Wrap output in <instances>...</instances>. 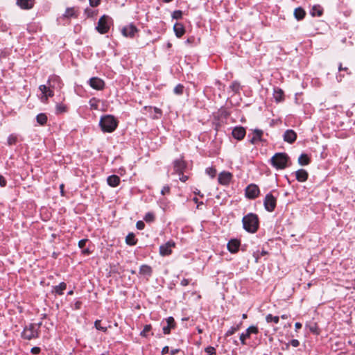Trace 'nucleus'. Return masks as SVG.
<instances>
[{"mask_svg": "<svg viewBox=\"0 0 355 355\" xmlns=\"http://www.w3.org/2000/svg\"><path fill=\"white\" fill-rule=\"evenodd\" d=\"M63 83L60 78L56 75L49 76L47 84L42 85L39 87V89L42 94V101L46 102L49 97L54 96V90H60L62 89Z\"/></svg>", "mask_w": 355, "mask_h": 355, "instance_id": "nucleus-1", "label": "nucleus"}, {"mask_svg": "<svg viewBox=\"0 0 355 355\" xmlns=\"http://www.w3.org/2000/svg\"><path fill=\"white\" fill-rule=\"evenodd\" d=\"M243 229L251 234L257 232L259 227V220L258 216L254 213H249L244 216L242 219Z\"/></svg>", "mask_w": 355, "mask_h": 355, "instance_id": "nucleus-2", "label": "nucleus"}, {"mask_svg": "<svg viewBox=\"0 0 355 355\" xmlns=\"http://www.w3.org/2000/svg\"><path fill=\"white\" fill-rule=\"evenodd\" d=\"M270 164L277 170H282L290 166V157L286 153H277L271 157Z\"/></svg>", "mask_w": 355, "mask_h": 355, "instance_id": "nucleus-3", "label": "nucleus"}, {"mask_svg": "<svg viewBox=\"0 0 355 355\" xmlns=\"http://www.w3.org/2000/svg\"><path fill=\"white\" fill-rule=\"evenodd\" d=\"M99 125L103 132H112L118 126V121L112 115H105L101 118Z\"/></svg>", "mask_w": 355, "mask_h": 355, "instance_id": "nucleus-4", "label": "nucleus"}, {"mask_svg": "<svg viewBox=\"0 0 355 355\" xmlns=\"http://www.w3.org/2000/svg\"><path fill=\"white\" fill-rule=\"evenodd\" d=\"M112 24V18L107 15H104L98 19L96 29L99 33L105 34L108 33Z\"/></svg>", "mask_w": 355, "mask_h": 355, "instance_id": "nucleus-5", "label": "nucleus"}, {"mask_svg": "<svg viewBox=\"0 0 355 355\" xmlns=\"http://www.w3.org/2000/svg\"><path fill=\"white\" fill-rule=\"evenodd\" d=\"M22 337L26 340H31L38 336V327L35 324H29L21 334Z\"/></svg>", "mask_w": 355, "mask_h": 355, "instance_id": "nucleus-6", "label": "nucleus"}, {"mask_svg": "<svg viewBox=\"0 0 355 355\" xmlns=\"http://www.w3.org/2000/svg\"><path fill=\"white\" fill-rule=\"evenodd\" d=\"M263 205L266 211H273L277 205V198L271 193H267L263 200Z\"/></svg>", "mask_w": 355, "mask_h": 355, "instance_id": "nucleus-7", "label": "nucleus"}, {"mask_svg": "<svg viewBox=\"0 0 355 355\" xmlns=\"http://www.w3.org/2000/svg\"><path fill=\"white\" fill-rule=\"evenodd\" d=\"M260 193L259 187L255 184H249L245 189V197L248 199H255Z\"/></svg>", "mask_w": 355, "mask_h": 355, "instance_id": "nucleus-8", "label": "nucleus"}, {"mask_svg": "<svg viewBox=\"0 0 355 355\" xmlns=\"http://www.w3.org/2000/svg\"><path fill=\"white\" fill-rule=\"evenodd\" d=\"M138 28L133 24H130L127 26H125L121 29L122 35L125 37L133 38L135 36V34L138 33Z\"/></svg>", "mask_w": 355, "mask_h": 355, "instance_id": "nucleus-9", "label": "nucleus"}, {"mask_svg": "<svg viewBox=\"0 0 355 355\" xmlns=\"http://www.w3.org/2000/svg\"><path fill=\"white\" fill-rule=\"evenodd\" d=\"M259 333V329L255 326L249 327L245 333H242L240 335V340L242 345H245V340L250 337L251 334H257Z\"/></svg>", "mask_w": 355, "mask_h": 355, "instance_id": "nucleus-10", "label": "nucleus"}, {"mask_svg": "<svg viewBox=\"0 0 355 355\" xmlns=\"http://www.w3.org/2000/svg\"><path fill=\"white\" fill-rule=\"evenodd\" d=\"M232 174L228 171H222L218 177V182L221 185H228L232 179Z\"/></svg>", "mask_w": 355, "mask_h": 355, "instance_id": "nucleus-11", "label": "nucleus"}, {"mask_svg": "<svg viewBox=\"0 0 355 355\" xmlns=\"http://www.w3.org/2000/svg\"><path fill=\"white\" fill-rule=\"evenodd\" d=\"M89 86L96 90H102L105 87V82L100 78L92 77L89 80Z\"/></svg>", "mask_w": 355, "mask_h": 355, "instance_id": "nucleus-12", "label": "nucleus"}, {"mask_svg": "<svg viewBox=\"0 0 355 355\" xmlns=\"http://www.w3.org/2000/svg\"><path fill=\"white\" fill-rule=\"evenodd\" d=\"M175 243L173 241H169L164 245H160L159 247V254L162 256H168L172 253V248H174Z\"/></svg>", "mask_w": 355, "mask_h": 355, "instance_id": "nucleus-13", "label": "nucleus"}, {"mask_svg": "<svg viewBox=\"0 0 355 355\" xmlns=\"http://www.w3.org/2000/svg\"><path fill=\"white\" fill-rule=\"evenodd\" d=\"M283 139L284 141L293 144L297 139V134L293 130H286L283 135Z\"/></svg>", "mask_w": 355, "mask_h": 355, "instance_id": "nucleus-14", "label": "nucleus"}, {"mask_svg": "<svg viewBox=\"0 0 355 355\" xmlns=\"http://www.w3.org/2000/svg\"><path fill=\"white\" fill-rule=\"evenodd\" d=\"M186 168V163L182 159H176L173 162V169L175 173L181 175Z\"/></svg>", "mask_w": 355, "mask_h": 355, "instance_id": "nucleus-15", "label": "nucleus"}, {"mask_svg": "<svg viewBox=\"0 0 355 355\" xmlns=\"http://www.w3.org/2000/svg\"><path fill=\"white\" fill-rule=\"evenodd\" d=\"M245 134V129L242 126L235 127L232 132V137L237 140L243 139Z\"/></svg>", "mask_w": 355, "mask_h": 355, "instance_id": "nucleus-16", "label": "nucleus"}, {"mask_svg": "<svg viewBox=\"0 0 355 355\" xmlns=\"http://www.w3.org/2000/svg\"><path fill=\"white\" fill-rule=\"evenodd\" d=\"M166 325L163 327V333L164 334H169L171 329H175L176 323L173 317L170 316L166 319Z\"/></svg>", "mask_w": 355, "mask_h": 355, "instance_id": "nucleus-17", "label": "nucleus"}, {"mask_svg": "<svg viewBox=\"0 0 355 355\" xmlns=\"http://www.w3.org/2000/svg\"><path fill=\"white\" fill-rule=\"evenodd\" d=\"M308 178L309 173L305 169L301 168L295 171V178L298 182H306Z\"/></svg>", "mask_w": 355, "mask_h": 355, "instance_id": "nucleus-18", "label": "nucleus"}, {"mask_svg": "<svg viewBox=\"0 0 355 355\" xmlns=\"http://www.w3.org/2000/svg\"><path fill=\"white\" fill-rule=\"evenodd\" d=\"M240 241L237 239H232L227 243V249L232 253H235L239 250Z\"/></svg>", "mask_w": 355, "mask_h": 355, "instance_id": "nucleus-19", "label": "nucleus"}, {"mask_svg": "<svg viewBox=\"0 0 355 355\" xmlns=\"http://www.w3.org/2000/svg\"><path fill=\"white\" fill-rule=\"evenodd\" d=\"M139 273V275L146 276L148 278L152 276L153 268L148 265L143 264L140 266Z\"/></svg>", "mask_w": 355, "mask_h": 355, "instance_id": "nucleus-20", "label": "nucleus"}, {"mask_svg": "<svg viewBox=\"0 0 355 355\" xmlns=\"http://www.w3.org/2000/svg\"><path fill=\"white\" fill-rule=\"evenodd\" d=\"M107 182L109 186L112 187H116L119 185L121 179L116 175H112L107 177Z\"/></svg>", "mask_w": 355, "mask_h": 355, "instance_id": "nucleus-21", "label": "nucleus"}, {"mask_svg": "<svg viewBox=\"0 0 355 355\" xmlns=\"http://www.w3.org/2000/svg\"><path fill=\"white\" fill-rule=\"evenodd\" d=\"M273 97L277 103L282 102L284 99V91L279 87H275L273 92Z\"/></svg>", "mask_w": 355, "mask_h": 355, "instance_id": "nucleus-22", "label": "nucleus"}, {"mask_svg": "<svg viewBox=\"0 0 355 355\" xmlns=\"http://www.w3.org/2000/svg\"><path fill=\"white\" fill-rule=\"evenodd\" d=\"M17 5L22 9H31L33 7V0H17Z\"/></svg>", "mask_w": 355, "mask_h": 355, "instance_id": "nucleus-23", "label": "nucleus"}, {"mask_svg": "<svg viewBox=\"0 0 355 355\" xmlns=\"http://www.w3.org/2000/svg\"><path fill=\"white\" fill-rule=\"evenodd\" d=\"M173 31L177 37H181L185 33L184 26L180 23H175L173 26Z\"/></svg>", "mask_w": 355, "mask_h": 355, "instance_id": "nucleus-24", "label": "nucleus"}, {"mask_svg": "<svg viewBox=\"0 0 355 355\" xmlns=\"http://www.w3.org/2000/svg\"><path fill=\"white\" fill-rule=\"evenodd\" d=\"M263 134V130H259V129H255L253 132V137L250 140V142L252 144H254L257 141H261Z\"/></svg>", "mask_w": 355, "mask_h": 355, "instance_id": "nucleus-25", "label": "nucleus"}, {"mask_svg": "<svg viewBox=\"0 0 355 355\" xmlns=\"http://www.w3.org/2000/svg\"><path fill=\"white\" fill-rule=\"evenodd\" d=\"M294 16L297 20H302L305 17L306 12L302 7L296 8L294 10Z\"/></svg>", "mask_w": 355, "mask_h": 355, "instance_id": "nucleus-26", "label": "nucleus"}, {"mask_svg": "<svg viewBox=\"0 0 355 355\" xmlns=\"http://www.w3.org/2000/svg\"><path fill=\"white\" fill-rule=\"evenodd\" d=\"M125 243L128 245H135L137 243V239L135 238V235L134 233H129L125 237Z\"/></svg>", "mask_w": 355, "mask_h": 355, "instance_id": "nucleus-27", "label": "nucleus"}, {"mask_svg": "<svg viewBox=\"0 0 355 355\" xmlns=\"http://www.w3.org/2000/svg\"><path fill=\"white\" fill-rule=\"evenodd\" d=\"M311 160L306 154L302 153L298 158V163L301 166H306L310 163Z\"/></svg>", "mask_w": 355, "mask_h": 355, "instance_id": "nucleus-28", "label": "nucleus"}, {"mask_svg": "<svg viewBox=\"0 0 355 355\" xmlns=\"http://www.w3.org/2000/svg\"><path fill=\"white\" fill-rule=\"evenodd\" d=\"M67 288V284L61 282L59 285L53 287V292L59 295H63V291Z\"/></svg>", "mask_w": 355, "mask_h": 355, "instance_id": "nucleus-29", "label": "nucleus"}, {"mask_svg": "<svg viewBox=\"0 0 355 355\" xmlns=\"http://www.w3.org/2000/svg\"><path fill=\"white\" fill-rule=\"evenodd\" d=\"M63 16L66 18L74 17L76 18L78 17L77 11L73 8H68L66 9V11Z\"/></svg>", "mask_w": 355, "mask_h": 355, "instance_id": "nucleus-30", "label": "nucleus"}, {"mask_svg": "<svg viewBox=\"0 0 355 355\" xmlns=\"http://www.w3.org/2000/svg\"><path fill=\"white\" fill-rule=\"evenodd\" d=\"M36 120L39 124H40L41 125H44L47 122V116L45 114L40 113L37 115Z\"/></svg>", "mask_w": 355, "mask_h": 355, "instance_id": "nucleus-31", "label": "nucleus"}, {"mask_svg": "<svg viewBox=\"0 0 355 355\" xmlns=\"http://www.w3.org/2000/svg\"><path fill=\"white\" fill-rule=\"evenodd\" d=\"M323 13V10L320 6H314L312 8V10L311 11V14L313 16H321Z\"/></svg>", "mask_w": 355, "mask_h": 355, "instance_id": "nucleus-32", "label": "nucleus"}, {"mask_svg": "<svg viewBox=\"0 0 355 355\" xmlns=\"http://www.w3.org/2000/svg\"><path fill=\"white\" fill-rule=\"evenodd\" d=\"M266 320L267 322H273L275 324H277L279 321V318L278 316H273L272 314H268L266 317Z\"/></svg>", "mask_w": 355, "mask_h": 355, "instance_id": "nucleus-33", "label": "nucleus"}, {"mask_svg": "<svg viewBox=\"0 0 355 355\" xmlns=\"http://www.w3.org/2000/svg\"><path fill=\"white\" fill-rule=\"evenodd\" d=\"M17 141V137L15 135H10L8 137L7 143L8 146L14 145Z\"/></svg>", "mask_w": 355, "mask_h": 355, "instance_id": "nucleus-34", "label": "nucleus"}, {"mask_svg": "<svg viewBox=\"0 0 355 355\" xmlns=\"http://www.w3.org/2000/svg\"><path fill=\"white\" fill-rule=\"evenodd\" d=\"M184 89V87L182 85L178 84L175 87L173 92L177 95H181L183 94Z\"/></svg>", "mask_w": 355, "mask_h": 355, "instance_id": "nucleus-35", "label": "nucleus"}, {"mask_svg": "<svg viewBox=\"0 0 355 355\" xmlns=\"http://www.w3.org/2000/svg\"><path fill=\"white\" fill-rule=\"evenodd\" d=\"M206 173L211 178H214L216 175V170L214 167H208L206 168Z\"/></svg>", "mask_w": 355, "mask_h": 355, "instance_id": "nucleus-36", "label": "nucleus"}, {"mask_svg": "<svg viewBox=\"0 0 355 355\" xmlns=\"http://www.w3.org/2000/svg\"><path fill=\"white\" fill-rule=\"evenodd\" d=\"M155 217L154 214H153V213H151V212H148V213L145 215V216H144V219L145 220V221H146V222H147V223H150V222L154 221V220H155Z\"/></svg>", "mask_w": 355, "mask_h": 355, "instance_id": "nucleus-37", "label": "nucleus"}, {"mask_svg": "<svg viewBox=\"0 0 355 355\" xmlns=\"http://www.w3.org/2000/svg\"><path fill=\"white\" fill-rule=\"evenodd\" d=\"M152 327L150 324H147L144 327V329L141 331L140 335L143 337H147L148 333L151 330Z\"/></svg>", "mask_w": 355, "mask_h": 355, "instance_id": "nucleus-38", "label": "nucleus"}, {"mask_svg": "<svg viewBox=\"0 0 355 355\" xmlns=\"http://www.w3.org/2000/svg\"><path fill=\"white\" fill-rule=\"evenodd\" d=\"M67 106L63 104H58L56 105V112L57 113H63L67 112Z\"/></svg>", "mask_w": 355, "mask_h": 355, "instance_id": "nucleus-39", "label": "nucleus"}, {"mask_svg": "<svg viewBox=\"0 0 355 355\" xmlns=\"http://www.w3.org/2000/svg\"><path fill=\"white\" fill-rule=\"evenodd\" d=\"M101 320H96L94 322V326L98 330H101L103 332H105L107 329L106 327L101 326Z\"/></svg>", "mask_w": 355, "mask_h": 355, "instance_id": "nucleus-40", "label": "nucleus"}, {"mask_svg": "<svg viewBox=\"0 0 355 355\" xmlns=\"http://www.w3.org/2000/svg\"><path fill=\"white\" fill-rule=\"evenodd\" d=\"M182 17V12L181 10H175L172 14V17L175 19H180Z\"/></svg>", "mask_w": 355, "mask_h": 355, "instance_id": "nucleus-41", "label": "nucleus"}, {"mask_svg": "<svg viewBox=\"0 0 355 355\" xmlns=\"http://www.w3.org/2000/svg\"><path fill=\"white\" fill-rule=\"evenodd\" d=\"M205 352L208 355H216V349L213 347H207L205 348Z\"/></svg>", "mask_w": 355, "mask_h": 355, "instance_id": "nucleus-42", "label": "nucleus"}, {"mask_svg": "<svg viewBox=\"0 0 355 355\" xmlns=\"http://www.w3.org/2000/svg\"><path fill=\"white\" fill-rule=\"evenodd\" d=\"M230 87L234 92H238L240 90V84L238 82H234L232 83Z\"/></svg>", "mask_w": 355, "mask_h": 355, "instance_id": "nucleus-43", "label": "nucleus"}, {"mask_svg": "<svg viewBox=\"0 0 355 355\" xmlns=\"http://www.w3.org/2000/svg\"><path fill=\"white\" fill-rule=\"evenodd\" d=\"M136 227L139 230H142L145 227V224L142 220H139L136 223Z\"/></svg>", "mask_w": 355, "mask_h": 355, "instance_id": "nucleus-44", "label": "nucleus"}, {"mask_svg": "<svg viewBox=\"0 0 355 355\" xmlns=\"http://www.w3.org/2000/svg\"><path fill=\"white\" fill-rule=\"evenodd\" d=\"M169 193H170V187L168 185L164 186L161 191L162 195L168 194Z\"/></svg>", "mask_w": 355, "mask_h": 355, "instance_id": "nucleus-45", "label": "nucleus"}, {"mask_svg": "<svg viewBox=\"0 0 355 355\" xmlns=\"http://www.w3.org/2000/svg\"><path fill=\"white\" fill-rule=\"evenodd\" d=\"M89 5L92 7H96L101 3V0H89Z\"/></svg>", "mask_w": 355, "mask_h": 355, "instance_id": "nucleus-46", "label": "nucleus"}, {"mask_svg": "<svg viewBox=\"0 0 355 355\" xmlns=\"http://www.w3.org/2000/svg\"><path fill=\"white\" fill-rule=\"evenodd\" d=\"M236 329L235 328H234L233 327H230V329L229 330H227V331L225 333V336L226 337H228L232 334H234L235 332H236Z\"/></svg>", "mask_w": 355, "mask_h": 355, "instance_id": "nucleus-47", "label": "nucleus"}, {"mask_svg": "<svg viewBox=\"0 0 355 355\" xmlns=\"http://www.w3.org/2000/svg\"><path fill=\"white\" fill-rule=\"evenodd\" d=\"M87 239H81L78 241V247L80 248H84V247L86 245V243L87 242Z\"/></svg>", "mask_w": 355, "mask_h": 355, "instance_id": "nucleus-48", "label": "nucleus"}, {"mask_svg": "<svg viewBox=\"0 0 355 355\" xmlns=\"http://www.w3.org/2000/svg\"><path fill=\"white\" fill-rule=\"evenodd\" d=\"M7 181L3 176L0 175V186L4 187L6 186Z\"/></svg>", "mask_w": 355, "mask_h": 355, "instance_id": "nucleus-49", "label": "nucleus"}, {"mask_svg": "<svg viewBox=\"0 0 355 355\" xmlns=\"http://www.w3.org/2000/svg\"><path fill=\"white\" fill-rule=\"evenodd\" d=\"M291 345L294 347H297L300 345V342L297 339H293L291 340L290 342Z\"/></svg>", "mask_w": 355, "mask_h": 355, "instance_id": "nucleus-50", "label": "nucleus"}, {"mask_svg": "<svg viewBox=\"0 0 355 355\" xmlns=\"http://www.w3.org/2000/svg\"><path fill=\"white\" fill-rule=\"evenodd\" d=\"M153 109H154L155 112L159 115V116L154 117V119H158L159 116H162V112L159 108L156 107H154Z\"/></svg>", "mask_w": 355, "mask_h": 355, "instance_id": "nucleus-51", "label": "nucleus"}, {"mask_svg": "<svg viewBox=\"0 0 355 355\" xmlns=\"http://www.w3.org/2000/svg\"><path fill=\"white\" fill-rule=\"evenodd\" d=\"M81 306H82V302L79 300L76 301L74 303V309L76 310L80 309L81 308Z\"/></svg>", "mask_w": 355, "mask_h": 355, "instance_id": "nucleus-52", "label": "nucleus"}, {"mask_svg": "<svg viewBox=\"0 0 355 355\" xmlns=\"http://www.w3.org/2000/svg\"><path fill=\"white\" fill-rule=\"evenodd\" d=\"M193 201L197 204V208H198V209H200V205H203V202H202V201H201V202H199V201H198V199L196 197L193 198Z\"/></svg>", "mask_w": 355, "mask_h": 355, "instance_id": "nucleus-53", "label": "nucleus"}, {"mask_svg": "<svg viewBox=\"0 0 355 355\" xmlns=\"http://www.w3.org/2000/svg\"><path fill=\"white\" fill-rule=\"evenodd\" d=\"M189 284V279H183L181 282H180V285L182 286H187L188 284Z\"/></svg>", "mask_w": 355, "mask_h": 355, "instance_id": "nucleus-54", "label": "nucleus"}, {"mask_svg": "<svg viewBox=\"0 0 355 355\" xmlns=\"http://www.w3.org/2000/svg\"><path fill=\"white\" fill-rule=\"evenodd\" d=\"M180 177V180L183 182H185L187 180H188V176L187 175H184L183 173L181 174V175H179Z\"/></svg>", "mask_w": 355, "mask_h": 355, "instance_id": "nucleus-55", "label": "nucleus"}, {"mask_svg": "<svg viewBox=\"0 0 355 355\" xmlns=\"http://www.w3.org/2000/svg\"><path fill=\"white\" fill-rule=\"evenodd\" d=\"M338 70H339V71H346L347 73H349V72H348V71H349L348 68H347V67H343V66H342V64H341V63H340V64H339Z\"/></svg>", "mask_w": 355, "mask_h": 355, "instance_id": "nucleus-56", "label": "nucleus"}, {"mask_svg": "<svg viewBox=\"0 0 355 355\" xmlns=\"http://www.w3.org/2000/svg\"><path fill=\"white\" fill-rule=\"evenodd\" d=\"M169 352V348L168 346H165L164 347H163L162 350V354H166L167 353H168Z\"/></svg>", "mask_w": 355, "mask_h": 355, "instance_id": "nucleus-57", "label": "nucleus"}, {"mask_svg": "<svg viewBox=\"0 0 355 355\" xmlns=\"http://www.w3.org/2000/svg\"><path fill=\"white\" fill-rule=\"evenodd\" d=\"M40 349L37 347H33L31 349V352H33L34 354H37L40 352Z\"/></svg>", "mask_w": 355, "mask_h": 355, "instance_id": "nucleus-58", "label": "nucleus"}, {"mask_svg": "<svg viewBox=\"0 0 355 355\" xmlns=\"http://www.w3.org/2000/svg\"><path fill=\"white\" fill-rule=\"evenodd\" d=\"M310 331H312L313 333H315L316 334H318V332L317 331V327L315 325L313 327H310Z\"/></svg>", "mask_w": 355, "mask_h": 355, "instance_id": "nucleus-59", "label": "nucleus"}, {"mask_svg": "<svg viewBox=\"0 0 355 355\" xmlns=\"http://www.w3.org/2000/svg\"><path fill=\"white\" fill-rule=\"evenodd\" d=\"M180 351V349H171V352H170V354L171 355H175L177 353H178Z\"/></svg>", "mask_w": 355, "mask_h": 355, "instance_id": "nucleus-60", "label": "nucleus"}, {"mask_svg": "<svg viewBox=\"0 0 355 355\" xmlns=\"http://www.w3.org/2000/svg\"><path fill=\"white\" fill-rule=\"evenodd\" d=\"M302 324H301L300 322H296V323L295 324V327L296 331H297V330H298V329H301V328H302Z\"/></svg>", "mask_w": 355, "mask_h": 355, "instance_id": "nucleus-61", "label": "nucleus"}, {"mask_svg": "<svg viewBox=\"0 0 355 355\" xmlns=\"http://www.w3.org/2000/svg\"><path fill=\"white\" fill-rule=\"evenodd\" d=\"M60 189L62 196H64V184H60Z\"/></svg>", "mask_w": 355, "mask_h": 355, "instance_id": "nucleus-62", "label": "nucleus"}, {"mask_svg": "<svg viewBox=\"0 0 355 355\" xmlns=\"http://www.w3.org/2000/svg\"><path fill=\"white\" fill-rule=\"evenodd\" d=\"M83 254H89V253H90V251H89V249H84V250H83Z\"/></svg>", "mask_w": 355, "mask_h": 355, "instance_id": "nucleus-63", "label": "nucleus"}, {"mask_svg": "<svg viewBox=\"0 0 355 355\" xmlns=\"http://www.w3.org/2000/svg\"><path fill=\"white\" fill-rule=\"evenodd\" d=\"M241 324H242V323L241 322V323H239V324H237L236 326L233 327L234 328H235V329H236V331L240 329V327H241Z\"/></svg>", "mask_w": 355, "mask_h": 355, "instance_id": "nucleus-64", "label": "nucleus"}]
</instances>
